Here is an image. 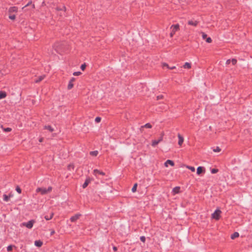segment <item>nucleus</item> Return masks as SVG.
I'll return each mask as SVG.
<instances>
[{"mask_svg": "<svg viewBox=\"0 0 252 252\" xmlns=\"http://www.w3.org/2000/svg\"><path fill=\"white\" fill-rule=\"evenodd\" d=\"M171 32L170 33V36L171 37H173L175 32L179 30V24L173 25L171 27Z\"/></svg>", "mask_w": 252, "mask_h": 252, "instance_id": "nucleus-1", "label": "nucleus"}, {"mask_svg": "<svg viewBox=\"0 0 252 252\" xmlns=\"http://www.w3.org/2000/svg\"><path fill=\"white\" fill-rule=\"evenodd\" d=\"M221 213V211L219 209H217L212 214V218L219 220L220 218V214Z\"/></svg>", "mask_w": 252, "mask_h": 252, "instance_id": "nucleus-2", "label": "nucleus"}, {"mask_svg": "<svg viewBox=\"0 0 252 252\" xmlns=\"http://www.w3.org/2000/svg\"><path fill=\"white\" fill-rule=\"evenodd\" d=\"M34 222L35 221L34 220H32L27 222H23L22 223V225L27 227L29 229H31L32 227Z\"/></svg>", "mask_w": 252, "mask_h": 252, "instance_id": "nucleus-3", "label": "nucleus"}, {"mask_svg": "<svg viewBox=\"0 0 252 252\" xmlns=\"http://www.w3.org/2000/svg\"><path fill=\"white\" fill-rule=\"evenodd\" d=\"M75 80V78L74 77H72L70 79L69 83L67 86V89L68 90L71 89L73 87V82H74Z\"/></svg>", "mask_w": 252, "mask_h": 252, "instance_id": "nucleus-4", "label": "nucleus"}, {"mask_svg": "<svg viewBox=\"0 0 252 252\" xmlns=\"http://www.w3.org/2000/svg\"><path fill=\"white\" fill-rule=\"evenodd\" d=\"M37 192H40L41 194H45L47 193V191L46 188H39L36 189Z\"/></svg>", "mask_w": 252, "mask_h": 252, "instance_id": "nucleus-5", "label": "nucleus"}, {"mask_svg": "<svg viewBox=\"0 0 252 252\" xmlns=\"http://www.w3.org/2000/svg\"><path fill=\"white\" fill-rule=\"evenodd\" d=\"M91 181H92V179L90 178H87L86 179L84 183L82 185V188L83 189H85L88 186V185L91 182Z\"/></svg>", "mask_w": 252, "mask_h": 252, "instance_id": "nucleus-6", "label": "nucleus"}, {"mask_svg": "<svg viewBox=\"0 0 252 252\" xmlns=\"http://www.w3.org/2000/svg\"><path fill=\"white\" fill-rule=\"evenodd\" d=\"M81 216L80 214H76L75 215L71 217L70 219L71 222H75Z\"/></svg>", "mask_w": 252, "mask_h": 252, "instance_id": "nucleus-7", "label": "nucleus"}, {"mask_svg": "<svg viewBox=\"0 0 252 252\" xmlns=\"http://www.w3.org/2000/svg\"><path fill=\"white\" fill-rule=\"evenodd\" d=\"M18 11V7L16 6L10 7L8 9V12L11 13L12 12H17Z\"/></svg>", "mask_w": 252, "mask_h": 252, "instance_id": "nucleus-8", "label": "nucleus"}, {"mask_svg": "<svg viewBox=\"0 0 252 252\" xmlns=\"http://www.w3.org/2000/svg\"><path fill=\"white\" fill-rule=\"evenodd\" d=\"M203 172H205V169L204 168L201 166L198 167L197 168V174L199 175Z\"/></svg>", "mask_w": 252, "mask_h": 252, "instance_id": "nucleus-9", "label": "nucleus"}, {"mask_svg": "<svg viewBox=\"0 0 252 252\" xmlns=\"http://www.w3.org/2000/svg\"><path fill=\"white\" fill-rule=\"evenodd\" d=\"M178 137L179 138L178 144L181 146V145H182V144H183V143L184 142V138L180 134H178Z\"/></svg>", "mask_w": 252, "mask_h": 252, "instance_id": "nucleus-10", "label": "nucleus"}, {"mask_svg": "<svg viewBox=\"0 0 252 252\" xmlns=\"http://www.w3.org/2000/svg\"><path fill=\"white\" fill-rule=\"evenodd\" d=\"M94 174L95 175V176H96V174H100V175H105V173L102 172V171H99L97 169H94Z\"/></svg>", "mask_w": 252, "mask_h": 252, "instance_id": "nucleus-11", "label": "nucleus"}, {"mask_svg": "<svg viewBox=\"0 0 252 252\" xmlns=\"http://www.w3.org/2000/svg\"><path fill=\"white\" fill-rule=\"evenodd\" d=\"M198 22L197 21L190 20L188 21L189 25L193 26H196L198 24Z\"/></svg>", "mask_w": 252, "mask_h": 252, "instance_id": "nucleus-12", "label": "nucleus"}, {"mask_svg": "<svg viewBox=\"0 0 252 252\" xmlns=\"http://www.w3.org/2000/svg\"><path fill=\"white\" fill-rule=\"evenodd\" d=\"M42 244H43V242L42 241H41L40 240H37V241H35L34 242L35 246H36V247H41Z\"/></svg>", "mask_w": 252, "mask_h": 252, "instance_id": "nucleus-13", "label": "nucleus"}, {"mask_svg": "<svg viewBox=\"0 0 252 252\" xmlns=\"http://www.w3.org/2000/svg\"><path fill=\"white\" fill-rule=\"evenodd\" d=\"M53 215H54V213H51L50 214L49 216V215L45 216L44 218L47 220H51L53 218Z\"/></svg>", "mask_w": 252, "mask_h": 252, "instance_id": "nucleus-14", "label": "nucleus"}, {"mask_svg": "<svg viewBox=\"0 0 252 252\" xmlns=\"http://www.w3.org/2000/svg\"><path fill=\"white\" fill-rule=\"evenodd\" d=\"M6 96V93L5 92L0 91V99L5 98Z\"/></svg>", "mask_w": 252, "mask_h": 252, "instance_id": "nucleus-15", "label": "nucleus"}, {"mask_svg": "<svg viewBox=\"0 0 252 252\" xmlns=\"http://www.w3.org/2000/svg\"><path fill=\"white\" fill-rule=\"evenodd\" d=\"M239 236V234L238 232H234V233H233L231 235V238L232 239H234L235 238H237V237H238Z\"/></svg>", "mask_w": 252, "mask_h": 252, "instance_id": "nucleus-16", "label": "nucleus"}, {"mask_svg": "<svg viewBox=\"0 0 252 252\" xmlns=\"http://www.w3.org/2000/svg\"><path fill=\"white\" fill-rule=\"evenodd\" d=\"M45 77L44 75L40 76L38 77V78L35 80V82L37 83L41 81Z\"/></svg>", "mask_w": 252, "mask_h": 252, "instance_id": "nucleus-17", "label": "nucleus"}, {"mask_svg": "<svg viewBox=\"0 0 252 252\" xmlns=\"http://www.w3.org/2000/svg\"><path fill=\"white\" fill-rule=\"evenodd\" d=\"M151 128L152 127V126L150 123H147L145 125L141 126V128Z\"/></svg>", "mask_w": 252, "mask_h": 252, "instance_id": "nucleus-18", "label": "nucleus"}, {"mask_svg": "<svg viewBox=\"0 0 252 252\" xmlns=\"http://www.w3.org/2000/svg\"><path fill=\"white\" fill-rule=\"evenodd\" d=\"M183 67L185 68L189 69L191 68V64L187 62L184 64V65H183Z\"/></svg>", "mask_w": 252, "mask_h": 252, "instance_id": "nucleus-19", "label": "nucleus"}, {"mask_svg": "<svg viewBox=\"0 0 252 252\" xmlns=\"http://www.w3.org/2000/svg\"><path fill=\"white\" fill-rule=\"evenodd\" d=\"M44 128L48 130L50 132H52L54 130L53 128L51 126H45Z\"/></svg>", "mask_w": 252, "mask_h": 252, "instance_id": "nucleus-20", "label": "nucleus"}, {"mask_svg": "<svg viewBox=\"0 0 252 252\" xmlns=\"http://www.w3.org/2000/svg\"><path fill=\"white\" fill-rule=\"evenodd\" d=\"M3 200L6 201V202H7L9 200V198L10 197V195L8 196V195H7L6 194H4L3 195Z\"/></svg>", "mask_w": 252, "mask_h": 252, "instance_id": "nucleus-21", "label": "nucleus"}, {"mask_svg": "<svg viewBox=\"0 0 252 252\" xmlns=\"http://www.w3.org/2000/svg\"><path fill=\"white\" fill-rule=\"evenodd\" d=\"M1 127L2 128L3 130L6 132H10L12 130L11 128L10 127L4 128L2 126H1Z\"/></svg>", "mask_w": 252, "mask_h": 252, "instance_id": "nucleus-22", "label": "nucleus"}, {"mask_svg": "<svg viewBox=\"0 0 252 252\" xmlns=\"http://www.w3.org/2000/svg\"><path fill=\"white\" fill-rule=\"evenodd\" d=\"M180 187H176L175 188H174L173 189V191L175 193H178L179 192V190H180Z\"/></svg>", "mask_w": 252, "mask_h": 252, "instance_id": "nucleus-23", "label": "nucleus"}, {"mask_svg": "<svg viewBox=\"0 0 252 252\" xmlns=\"http://www.w3.org/2000/svg\"><path fill=\"white\" fill-rule=\"evenodd\" d=\"M163 66H166L168 68H169L170 69H175L176 68V67L175 66H171V67L169 66L168 64H167L166 63H163Z\"/></svg>", "mask_w": 252, "mask_h": 252, "instance_id": "nucleus-24", "label": "nucleus"}, {"mask_svg": "<svg viewBox=\"0 0 252 252\" xmlns=\"http://www.w3.org/2000/svg\"><path fill=\"white\" fill-rule=\"evenodd\" d=\"M98 154L97 151H94L90 152V154L92 156H96Z\"/></svg>", "mask_w": 252, "mask_h": 252, "instance_id": "nucleus-25", "label": "nucleus"}, {"mask_svg": "<svg viewBox=\"0 0 252 252\" xmlns=\"http://www.w3.org/2000/svg\"><path fill=\"white\" fill-rule=\"evenodd\" d=\"M159 142H158V140H153L152 141V146L153 147H155L156 145H157Z\"/></svg>", "mask_w": 252, "mask_h": 252, "instance_id": "nucleus-26", "label": "nucleus"}, {"mask_svg": "<svg viewBox=\"0 0 252 252\" xmlns=\"http://www.w3.org/2000/svg\"><path fill=\"white\" fill-rule=\"evenodd\" d=\"M56 9L58 11L64 10L65 11V10H66V8H65V7L64 6H63L62 7H57L56 8Z\"/></svg>", "mask_w": 252, "mask_h": 252, "instance_id": "nucleus-27", "label": "nucleus"}, {"mask_svg": "<svg viewBox=\"0 0 252 252\" xmlns=\"http://www.w3.org/2000/svg\"><path fill=\"white\" fill-rule=\"evenodd\" d=\"M137 184H135L134 185V186H133L132 189H131V191L133 192H134L136 191V189H137Z\"/></svg>", "mask_w": 252, "mask_h": 252, "instance_id": "nucleus-28", "label": "nucleus"}, {"mask_svg": "<svg viewBox=\"0 0 252 252\" xmlns=\"http://www.w3.org/2000/svg\"><path fill=\"white\" fill-rule=\"evenodd\" d=\"M14 246H13V245H9L7 247V251L8 252H10L13 249V248L14 247Z\"/></svg>", "mask_w": 252, "mask_h": 252, "instance_id": "nucleus-29", "label": "nucleus"}, {"mask_svg": "<svg viewBox=\"0 0 252 252\" xmlns=\"http://www.w3.org/2000/svg\"><path fill=\"white\" fill-rule=\"evenodd\" d=\"M220 151L221 149L219 147H217L216 148L213 149V151L214 152H220Z\"/></svg>", "mask_w": 252, "mask_h": 252, "instance_id": "nucleus-30", "label": "nucleus"}, {"mask_svg": "<svg viewBox=\"0 0 252 252\" xmlns=\"http://www.w3.org/2000/svg\"><path fill=\"white\" fill-rule=\"evenodd\" d=\"M166 163H167L168 164H169L171 166H174V162L172 160H171L169 159H168L166 160Z\"/></svg>", "mask_w": 252, "mask_h": 252, "instance_id": "nucleus-31", "label": "nucleus"}, {"mask_svg": "<svg viewBox=\"0 0 252 252\" xmlns=\"http://www.w3.org/2000/svg\"><path fill=\"white\" fill-rule=\"evenodd\" d=\"M9 18L12 20H14L16 18L15 15H10L9 16Z\"/></svg>", "mask_w": 252, "mask_h": 252, "instance_id": "nucleus-32", "label": "nucleus"}, {"mask_svg": "<svg viewBox=\"0 0 252 252\" xmlns=\"http://www.w3.org/2000/svg\"><path fill=\"white\" fill-rule=\"evenodd\" d=\"M187 167L190 169L191 171L192 172H194L195 171V168L193 166H187Z\"/></svg>", "mask_w": 252, "mask_h": 252, "instance_id": "nucleus-33", "label": "nucleus"}, {"mask_svg": "<svg viewBox=\"0 0 252 252\" xmlns=\"http://www.w3.org/2000/svg\"><path fill=\"white\" fill-rule=\"evenodd\" d=\"M201 33L202 34V36L203 39H205L207 38V35L206 33H205L203 32H201Z\"/></svg>", "mask_w": 252, "mask_h": 252, "instance_id": "nucleus-34", "label": "nucleus"}, {"mask_svg": "<svg viewBox=\"0 0 252 252\" xmlns=\"http://www.w3.org/2000/svg\"><path fill=\"white\" fill-rule=\"evenodd\" d=\"M218 169H215V168H214V169H212L211 170V173L212 174H215L216 173H217L218 172Z\"/></svg>", "mask_w": 252, "mask_h": 252, "instance_id": "nucleus-35", "label": "nucleus"}, {"mask_svg": "<svg viewBox=\"0 0 252 252\" xmlns=\"http://www.w3.org/2000/svg\"><path fill=\"white\" fill-rule=\"evenodd\" d=\"M101 121V118L99 117H97L95 119V122L97 123H99Z\"/></svg>", "mask_w": 252, "mask_h": 252, "instance_id": "nucleus-36", "label": "nucleus"}, {"mask_svg": "<svg viewBox=\"0 0 252 252\" xmlns=\"http://www.w3.org/2000/svg\"><path fill=\"white\" fill-rule=\"evenodd\" d=\"M140 239L143 243H144L145 242V241H146L145 237L144 236H141L140 238Z\"/></svg>", "mask_w": 252, "mask_h": 252, "instance_id": "nucleus-37", "label": "nucleus"}, {"mask_svg": "<svg viewBox=\"0 0 252 252\" xmlns=\"http://www.w3.org/2000/svg\"><path fill=\"white\" fill-rule=\"evenodd\" d=\"M231 62L233 65H235L237 63V60L235 59H233L232 60H231Z\"/></svg>", "mask_w": 252, "mask_h": 252, "instance_id": "nucleus-38", "label": "nucleus"}, {"mask_svg": "<svg viewBox=\"0 0 252 252\" xmlns=\"http://www.w3.org/2000/svg\"><path fill=\"white\" fill-rule=\"evenodd\" d=\"M81 74V72L77 71V72H74L73 74L74 76H78V75H80Z\"/></svg>", "mask_w": 252, "mask_h": 252, "instance_id": "nucleus-39", "label": "nucleus"}, {"mask_svg": "<svg viewBox=\"0 0 252 252\" xmlns=\"http://www.w3.org/2000/svg\"><path fill=\"white\" fill-rule=\"evenodd\" d=\"M86 67V65L85 63H84V64H82L81 66V69L82 70H84L85 68Z\"/></svg>", "mask_w": 252, "mask_h": 252, "instance_id": "nucleus-40", "label": "nucleus"}, {"mask_svg": "<svg viewBox=\"0 0 252 252\" xmlns=\"http://www.w3.org/2000/svg\"><path fill=\"white\" fill-rule=\"evenodd\" d=\"M206 42H207V43H211V42H212V40L211 38H210V37H208V38H206Z\"/></svg>", "mask_w": 252, "mask_h": 252, "instance_id": "nucleus-41", "label": "nucleus"}, {"mask_svg": "<svg viewBox=\"0 0 252 252\" xmlns=\"http://www.w3.org/2000/svg\"><path fill=\"white\" fill-rule=\"evenodd\" d=\"M16 190L18 193H21V189L20 188V187H17L16 188Z\"/></svg>", "mask_w": 252, "mask_h": 252, "instance_id": "nucleus-42", "label": "nucleus"}, {"mask_svg": "<svg viewBox=\"0 0 252 252\" xmlns=\"http://www.w3.org/2000/svg\"><path fill=\"white\" fill-rule=\"evenodd\" d=\"M163 98V96L162 95H158L157 96V100H159V99H162Z\"/></svg>", "mask_w": 252, "mask_h": 252, "instance_id": "nucleus-43", "label": "nucleus"}, {"mask_svg": "<svg viewBox=\"0 0 252 252\" xmlns=\"http://www.w3.org/2000/svg\"><path fill=\"white\" fill-rule=\"evenodd\" d=\"M32 3V1H30L24 7H23V9H24L26 7H27V6H29Z\"/></svg>", "mask_w": 252, "mask_h": 252, "instance_id": "nucleus-44", "label": "nucleus"}, {"mask_svg": "<svg viewBox=\"0 0 252 252\" xmlns=\"http://www.w3.org/2000/svg\"><path fill=\"white\" fill-rule=\"evenodd\" d=\"M52 188L51 187H49L48 188V189H46L47 192L48 193V192H50L52 190Z\"/></svg>", "mask_w": 252, "mask_h": 252, "instance_id": "nucleus-45", "label": "nucleus"}, {"mask_svg": "<svg viewBox=\"0 0 252 252\" xmlns=\"http://www.w3.org/2000/svg\"><path fill=\"white\" fill-rule=\"evenodd\" d=\"M230 63H231V60H229H229H227L226 61V63L227 64H229Z\"/></svg>", "mask_w": 252, "mask_h": 252, "instance_id": "nucleus-46", "label": "nucleus"}, {"mask_svg": "<svg viewBox=\"0 0 252 252\" xmlns=\"http://www.w3.org/2000/svg\"><path fill=\"white\" fill-rule=\"evenodd\" d=\"M162 140V136H161L158 140V142H160Z\"/></svg>", "mask_w": 252, "mask_h": 252, "instance_id": "nucleus-47", "label": "nucleus"}, {"mask_svg": "<svg viewBox=\"0 0 252 252\" xmlns=\"http://www.w3.org/2000/svg\"><path fill=\"white\" fill-rule=\"evenodd\" d=\"M43 140V138H40L39 139V142H42Z\"/></svg>", "mask_w": 252, "mask_h": 252, "instance_id": "nucleus-48", "label": "nucleus"}, {"mask_svg": "<svg viewBox=\"0 0 252 252\" xmlns=\"http://www.w3.org/2000/svg\"><path fill=\"white\" fill-rule=\"evenodd\" d=\"M55 233V231L54 230H52L51 232V235H52L53 234H54Z\"/></svg>", "mask_w": 252, "mask_h": 252, "instance_id": "nucleus-49", "label": "nucleus"}, {"mask_svg": "<svg viewBox=\"0 0 252 252\" xmlns=\"http://www.w3.org/2000/svg\"><path fill=\"white\" fill-rule=\"evenodd\" d=\"M167 163H166V161H165V162L164 163V165L166 166V167H167L168 166V165H167Z\"/></svg>", "mask_w": 252, "mask_h": 252, "instance_id": "nucleus-50", "label": "nucleus"}, {"mask_svg": "<svg viewBox=\"0 0 252 252\" xmlns=\"http://www.w3.org/2000/svg\"><path fill=\"white\" fill-rule=\"evenodd\" d=\"M113 250H114L115 251H117V248L116 247H113Z\"/></svg>", "mask_w": 252, "mask_h": 252, "instance_id": "nucleus-51", "label": "nucleus"}, {"mask_svg": "<svg viewBox=\"0 0 252 252\" xmlns=\"http://www.w3.org/2000/svg\"><path fill=\"white\" fill-rule=\"evenodd\" d=\"M32 8H34V5L32 4Z\"/></svg>", "mask_w": 252, "mask_h": 252, "instance_id": "nucleus-52", "label": "nucleus"}]
</instances>
